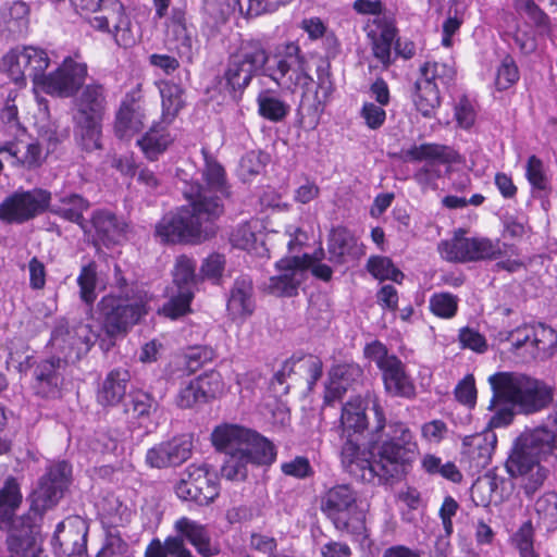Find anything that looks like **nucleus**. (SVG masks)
<instances>
[{"mask_svg":"<svg viewBox=\"0 0 557 557\" xmlns=\"http://www.w3.org/2000/svg\"><path fill=\"white\" fill-rule=\"evenodd\" d=\"M173 136L162 124H153L137 141L145 156L153 161L172 144Z\"/></svg>","mask_w":557,"mask_h":557,"instance_id":"nucleus-37","label":"nucleus"},{"mask_svg":"<svg viewBox=\"0 0 557 557\" xmlns=\"http://www.w3.org/2000/svg\"><path fill=\"white\" fill-rule=\"evenodd\" d=\"M195 270L196 262L186 257L181 256L176 259L173 281L177 285L178 290L190 288V285L195 282Z\"/></svg>","mask_w":557,"mask_h":557,"instance_id":"nucleus-59","label":"nucleus"},{"mask_svg":"<svg viewBox=\"0 0 557 557\" xmlns=\"http://www.w3.org/2000/svg\"><path fill=\"white\" fill-rule=\"evenodd\" d=\"M98 337L90 325L78 323L73 327L64 320L57 322L50 346L62 356L64 362L75 361L87 354Z\"/></svg>","mask_w":557,"mask_h":557,"instance_id":"nucleus-15","label":"nucleus"},{"mask_svg":"<svg viewBox=\"0 0 557 557\" xmlns=\"http://www.w3.org/2000/svg\"><path fill=\"white\" fill-rule=\"evenodd\" d=\"M92 226L97 237L104 244L116 243L123 236L126 224L108 210H98L92 214Z\"/></svg>","mask_w":557,"mask_h":557,"instance_id":"nucleus-35","label":"nucleus"},{"mask_svg":"<svg viewBox=\"0 0 557 557\" xmlns=\"http://www.w3.org/2000/svg\"><path fill=\"white\" fill-rule=\"evenodd\" d=\"M76 145L85 152L103 149V120L72 119Z\"/></svg>","mask_w":557,"mask_h":557,"instance_id":"nucleus-30","label":"nucleus"},{"mask_svg":"<svg viewBox=\"0 0 557 557\" xmlns=\"http://www.w3.org/2000/svg\"><path fill=\"white\" fill-rule=\"evenodd\" d=\"M280 271L278 275L269 280L268 289L277 296H294L302 278V270L300 269V259H281L276 262Z\"/></svg>","mask_w":557,"mask_h":557,"instance_id":"nucleus-25","label":"nucleus"},{"mask_svg":"<svg viewBox=\"0 0 557 557\" xmlns=\"http://www.w3.org/2000/svg\"><path fill=\"white\" fill-rule=\"evenodd\" d=\"M88 529L79 518H70L57 525L52 546L58 557H84L87 554Z\"/></svg>","mask_w":557,"mask_h":557,"instance_id":"nucleus-19","label":"nucleus"},{"mask_svg":"<svg viewBox=\"0 0 557 557\" xmlns=\"http://www.w3.org/2000/svg\"><path fill=\"white\" fill-rule=\"evenodd\" d=\"M168 33L176 41V50L180 57L185 58L191 62L194 57V35L188 29L185 23L184 14L180 11H174L168 25Z\"/></svg>","mask_w":557,"mask_h":557,"instance_id":"nucleus-36","label":"nucleus"},{"mask_svg":"<svg viewBox=\"0 0 557 557\" xmlns=\"http://www.w3.org/2000/svg\"><path fill=\"white\" fill-rule=\"evenodd\" d=\"M107 108V90L102 84L83 85L73 100L72 119L104 120Z\"/></svg>","mask_w":557,"mask_h":557,"instance_id":"nucleus-21","label":"nucleus"},{"mask_svg":"<svg viewBox=\"0 0 557 557\" xmlns=\"http://www.w3.org/2000/svg\"><path fill=\"white\" fill-rule=\"evenodd\" d=\"M292 0H236L242 14L252 17L276 11Z\"/></svg>","mask_w":557,"mask_h":557,"instance_id":"nucleus-58","label":"nucleus"},{"mask_svg":"<svg viewBox=\"0 0 557 557\" xmlns=\"http://www.w3.org/2000/svg\"><path fill=\"white\" fill-rule=\"evenodd\" d=\"M81 299L87 305H92L97 298V270L94 262L82 268L77 277Z\"/></svg>","mask_w":557,"mask_h":557,"instance_id":"nucleus-57","label":"nucleus"},{"mask_svg":"<svg viewBox=\"0 0 557 557\" xmlns=\"http://www.w3.org/2000/svg\"><path fill=\"white\" fill-rule=\"evenodd\" d=\"M50 62L48 51L37 46L15 48L3 57V67L14 83L24 84L29 77L38 88L47 76Z\"/></svg>","mask_w":557,"mask_h":557,"instance_id":"nucleus-13","label":"nucleus"},{"mask_svg":"<svg viewBox=\"0 0 557 557\" xmlns=\"http://www.w3.org/2000/svg\"><path fill=\"white\" fill-rule=\"evenodd\" d=\"M557 448V423L525 430L515 441L506 461L510 476L521 479L527 496H533L547 479L548 470L541 465Z\"/></svg>","mask_w":557,"mask_h":557,"instance_id":"nucleus-4","label":"nucleus"},{"mask_svg":"<svg viewBox=\"0 0 557 557\" xmlns=\"http://www.w3.org/2000/svg\"><path fill=\"white\" fill-rule=\"evenodd\" d=\"M537 525L547 532L557 529V494L547 492L539 497L534 505Z\"/></svg>","mask_w":557,"mask_h":557,"instance_id":"nucleus-46","label":"nucleus"},{"mask_svg":"<svg viewBox=\"0 0 557 557\" xmlns=\"http://www.w3.org/2000/svg\"><path fill=\"white\" fill-rule=\"evenodd\" d=\"M367 270L369 273L380 281L391 280L400 282L404 274L398 270L388 257L372 256L368 259Z\"/></svg>","mask_w":557,"mask_h":557,"instance_id":"nucleus-50","label":"nucleus"},{"mask_svg":"<svg viewBox=\"0 0 557 557\" xmlns=\"http://www.w3.org/2000/svg\"><path fill=\"white\" fill-rule=\"evenodd\" d=\"M51 193L42 188L15 191L0 203V220L22 224L44 213L50 205Z\"/></svg>","mask_w":557,"mask_h":557,"instance_id":"nucleus-16","label":"nucleus"},{"mask_svg":"<svg viewBox=\"0 0 557 557\" xmlns=\"http://www.w3.org/2000/svg\"><path fill=\"white\" fill-rule=\"evenodd\" d=\"M86 77V63L66 57L54 71L47 74L39 88L50 96L70 98L78 92Z\"/></svg>","mask_w":557,"mask_h":557,"instance_id":"nucleus-17","label":"nucleus"},{"mask_svg":"<svg viewBox=\"0 0 557 557\" xmlns=\"http://www.w3.org/2000/svg\"><path fill=\"white\" fill-rule=\"evenodd\" d=\"M367 403L361 396L351 397L343 405L341 437H360L368 429Z\"/></svg>","mask_w":557,"mask_h":557,"instance_id":"nucleus-26","label":"nucleus"},{"mask_svg":"<svg viewBox=\"0 0 557 557\" xmlns=\"http://www.w3.org/2000/svg\"><path fill=\"white\" fill-rule=\"evenodd\" d=\"M534 530L531 521L524 522L515 533L512 541L521 557H537L533 548Z\"/></svg>","mask_w":557,"mask_h":557,"instance_id":"nucleus-63","label":"nucleus"},{"mask_svg":"<svg viewBox=\"0 0 557 557\" xmlns=\"http://www.w3.org/2000/svg\"><path fill=\"white\" fill-rule=\"evenodd\" d=\"M205 156L202 178L207 187L185 182L183 195L188 205L165 214L156 225L154 235L164 244H198L216 232L215 220L223 213L221 197L230 196L224 168L208 152Z\"/></svg>","mask_w":557,"mask_h":557,"instance_id":"nucleus-3","label":"nucleus"},{"mask_svg":"<svg viewBox=\"0 0 557 557\" xmlns=\"http://www.w3.org/2000/svg\"><path fill=\"white\" fill-rule=\"evenodd\" d=\"M158 407L157 400L144 391H135L131 393V400L126 411L132 412L135 417H149Z\"/></svg>","mask_w":557,"mask_h":557,"instance_id":"nucleus-61","label":"nucleus"},{"mask_svg":"<svg viewBox=\"0 0 557 557\" xmlns=\"http://www.w3.org/2000/svg\"><path fill=\"white\" fill-rule=\"evenodd\" d=\"M453 65L426 61L420 66V77L414 84L413 104L424 116H434L441 106L440 86H448L455 79Z\"/></svg>","mask_w":557,"mask_h":557,"instance_id":"nucleus-9","label":"nucleus"},{"mask_svg":"<svg viewBox=\"0 0 557 557\" xmlns=\"http://www.w3.org/2000/svg\"><path fill=\"white\" fill-rule=\"evenodd\" d=\"M259 222L252 220L239 224L231 234V244L239 249L250 251L256 248L258 235L256 233Z\"/></svg>","mask_w":557,"mask_h":557,"instance_id":"nucleus-53","label":"nucleus"},{"mask_svg":"<svg viewBox=\"0 0 557 557\" xmlns=\"http://www.w3.org/2000/svg\"><path fill=\"white\" fill-rule=\"evenodd\" d=\"M463 17L465 5L460 2V0H450L448 17L443 24L442 45L444 47L449 48L451 46V37L459 30L461 24L463 23Z\"/></svg>","mask_w":557,"mask_h":557,"instance_id":"nucleus-54","label":"nucleus"},{"mask_svg":"<svg viewBox=\"0 0 557 557\" xmlns=\"http://www.w3.org/2000/svg\"><path fill=\"white\" fill-rule=\"evenodd\" d=\"M174 529L176 536L182 537L183 542L188 541L201 556L211 557L219 553V546L212 542L207 525L182 517L175 521Z\"/></svg>","mask_w":557,"mask_h":557,"instance_id":"nucleus-24","label":"nucleus"},{"mask_svg":"<svg viewBox=\"0 0 557 557\" xmlns=\"http://www.w3.org/2000/svg\"><path fill=\"white\" fill-rule=\"evenodd\" d=\"M321 510L335 529L362 540L367 537L366 510L357 492L349 484H336L321 498Z\"/></svg>","mask_w":557,"mask_h":557,"instance_id":"nucleus-6","label":"nucleus"},{"mask_svg":"<svg viewBox=\"0 0 557 557\" xmlns=\"http://www.w3.org/2000/svg\"><path fill=\"white\" fill-rule=\"evenodd\" d=\"M519 79V70L515 60L506 55L497 69L496 86L499 90L508 89Z\"/></svg>","mask_w":557,"mask_h":557,"instance_id":"nucleus-62","label":"nucleus"},{"mask_svg":"<svg viewBox=\"0 0 557 557\" xmlns=\"http://www.w3.org/2000/svg\"><path fill=\"white\" fill-rule=\"evenodd\" d=\"M362 376L359 366L352 363L337 364L329 373V383L325 387L324 401L332 404L341 399L348 386Z\"/></svg>","mask_w":557,"mask_h":557,"instance_id":"nucleus-29","label":"nucleus"},{"mask_svg":"<svg viewBox=\"0 0 557 557\" xmlns=\"http://www.w3.org/2000/svg\"><path fill=\"white\" fill-rule=\"evenodd\" d=\"M469 262L480 260H496L503 256L499 240L486 237H470Z\"/></svg>","mask_w":557,"mask_h":557,"instance_id":"nucleus-49","label":"nucleus"},{"mask_svg":"<svg viewBox=\"0 0 557 557\" xmlns=\"http://www.w3.org/2000/svg\"><path fill=\"white\" fill-rule=\"evenodd\" d=\"M191 449L193 443L189 438L174 437L148 449L146 462L149 467L157 469L180 466L190 457Z\"/></svg>","mask_w":557,"mask_h":557,"instance_id":"nucleus-20","label":"nucleus"},{"mask_svg":"<svg viewBox=\"0 0 557 557\" xmlns=\"http://www.w3.org/2000/svg\"><path fill=\"white\" fill-rule=\"evenodd\" d=\"M131 374L126 369H114L108 373L97 393L102 406H116L124 398Z\"/></svg>","mask_w":557,"mask_h":557,"instance_id":"nucleus-32","label":"nucleus"},{"mask_svg":"<svg viewBox=\"0 0 557 557\" xmlns=\"http://www.w3.org/2000/svg\"><path fill=\"white\" fill-rule=\"evenodd\" d=\"M421 465L423 470L431 475H440L453 483H459L462 480V474L454 462L443 463L442 459L435 455L426 454L422 458Z\"/></svg>","mask_w":557,"mask_h":557,"instance_id":"nucleus-48","label":"nucleus"},{"mask_svg":"<svg viewBox=\"0 0 557 557\" xmlns=\"http://www.w3.org/2000/svg\"><path fill=\"white\" fill-rule=\"evenodd\" d=\"M403 156L407 162H423L413 174V180L422 190L437 189L438 180L449 168L450 156L446 146L437 144L413 145L404 150Z\"/></svg>","mask_w":557,"mask_h":557,"instance_id":"nucleus-12","label":"nucleus"},{"mask_svg":"<svg viewBox=\"0 0 557 557\" xmlns=\"http://www.w3.org/2000/svg\"><path fill=\"white\" fill-rule=\"evenodd\" d=\"M375 424L371 450L361 449L358 437H341V462L357 480L386 484L401 480L412 468L419 446L410 428L401 421L386 422L377 400L373 401Z\"/></svg>","mask_w":557,"mask_h":557,"instance_id":"nucleus-1","label":"nucleus"},{"mask_svg":"<svg viewBox=\"0 0 557 557\" xmlns=\"http://www.w3.org/2000/svg\"><path fill=\"white\" fill-rule=\"evenodd\" d=\"M112 15L94 16L89 23L95 29L111 34L117 46L131 47L135 42V38L131 30V21L125 13V8L122 9V12Z\"/></svg>","mask_w":557,"mask_h":557,"instance_id":"nucleus-28","label":"nucleus"},{"mask_svg":"<svg viewBox=\"0 0 557 557\" xmlns=\"http://www.w3.org/2000/svg\"><path fill=\"white\" fill-rule=\"evenodd\" d=\"M525 177L533 189L540 191H548L550 189V180L545 165L535 154L530 156L527 160Z\"/></svg>","mask_w":557,"mask_h":557,"instance_id":"nucleus-51","label":"nucleus"},{"mask_svg":"<svg viewBox=\"0 0 557 557\" xmlns=\"http://www.w3.org/2000/svg\"><path fill=\"white\" fill-rule=\"evenodd\" d=\"M397 35L396 28L388 23L380 26V30H370L368 37L371 42L373 57L381 63L382 69L387 70L394 59L392 58V46Z\"/></svg>","mask_w":557,"mask_h":557,"instance_id":"nucleus-34","label":"nucleus"},{"mask_svg":"<svg viewBox=\"0 0 557 557\" xmlns=\"http://www.w3.org/2000/svg\"><path fill=\"white\" fill-rule=\"evenodd\" d=\"M458 297L448 292L435 293L430 297V310L442 319H450L458 310Z\"/></svg>","mask_w":557,"mask_h":557,"instance_id":"nucleus-56","label":"nucleus"},{"mask_svg":"<svg viewBox=\"0 0 557 557\" xmlns=\"http://www.w3.org/2000/svg\"><path fill=\"white\" fill-rule=\"evenodd\" d=\"M297 372L307 374L308 389L312 391L323 373L322 360L313 355L304 356L296 359Z\"/></svg>","mask_w":557,"mask_h":557,"instance_id":"nucleus-60","label":"nucleus"},{"mask_svg":"<svg viewBox=\"0 0 557 557\" xmlns=\"http://www.w3.org/2000/svg\"><path fill=\"white\" fill-rule=\"evenodd\" d=\"M263 75L272 79L283 90L295 92L312 83L308 63L295 42H287L275 57V64L265 65Z\"/></svg>","mask_w":557,"mask_h":557,"instance_id":"nucleus-10","label":"nucleus"},{"mask_svg":"<svg viewBox=\"0 0 557 557\" xmlns=\"http://www.w3.org/2000/svg\"><path fill=\"white\" fill-rule=\"evenodd\" d=\"M175 494L183 500L207 506L220 494L218 475L207 463H191L175 485Z\"/></svg>","mask_w":557,"mask_h":557,"instance_id":"nucleus-14","label":"nucleus"},{"mask_svg":"<svg viewBox=\"0 0 557 557\" xmlns=\"http://www.w3.org/2000/svg\"><path fill=\"white\" fill-rule=\"evenodd\" d=\"M253 284L248 275H240L230 289L226 310L233 321L243 323L255 311Z\"/></svg>","mask_w":557,"mask_h":557,"instance_id":"nucleus-22","label":"nucleus"},{"mask_svg":"<svg viewBox=\"0 0 557 557\" xmlns=\"http://www.w3.org/2000/svg\"><path fill=\"white\" fill-rule=\"evenodd\" d=\"M200 404H206V400L203 396H201L200 388L194 379L180 388L176 396V405L180 408L186 409Z\"/></svg>","mask_w":557,"mask_h":557,"instance_id":"nucleus-64","label":"nucleus"},{"mask_svg":"<svg viewBox=\"0 0 557 557\" xmlns=\"http://www.w3.org/2000/svg\"><path fill=\"white\" fill-rule=\"evenodd\" d=\"M145 557H193V554L182 537L169 536L164 542L152 540L146 548Z\"/></svg>","mask_w":557,"mask_h":557,"instance_id":"nucleus-44","label":"nucleus"},{"mask_svg":"<svg viewBox=\"0 0 557 557\" xmlns=\"http://www.w3.org/2000/svg\"><path fill=\"white\" fill-rule=\"evenodd\" d=\"M61 357H52L41 361L35 369L34 388L42 397H55L59 394L61 376Z\"/></svg>","mask_w":557,"mask_h":557,"instance_id":"nucleus-31","label":"nucleus"},{"mask_svg":"<svg viewBox=\"0 0 557 557\" xmlns=\"http://www.w3.org/2000/svg\"><path fill=\"white\" fill-rule=\"evenodd\" d=\"M364 355L372 360L382 372L386 393L393 397L412 398L416 387L406 372L403 361L395 355L388 354L387 347L374 341L364 347Z\"/></svg>","mask_w":557,"mask_h":557,"instance_id":"nucleus-11","label":"nucleus"},{"mask_svg":"<svg viewBox=\"0 0 557 557\" xmlns=\"http://www.w3.org/2000/svg\"><path fill=\"white\" fill-rule=\"evenodd\" d=\"M492 397L487 410L493 414L486 429L462 441V454L475 468H485L497 444L494 429L508 426L516 416L515 409L523 414H534L553 403L554 388L545 381L518 371H499L488 376Z\"/></svg>","mask_w":557,"mask_h":557,"instance_id":"nucleus-2","label":"nucleus"},{"mask_svg":"<svg viewBox=\"0 0 557 557\" xmlns=\"http://www.w3.org/2000/svg\"><path fill=\"white\" fill-rule=\"evenodd\" d=\"M248 465L251 463L243 449L234 450L226 454V459L221 468V475L228 481H245L248 475Z\"/></svg>","mask_w":557,"mask_h":557,"instance_id":"nucleus-47","label":"nucleus"},{"mask_svg":"<svg viewBox=\"0 0 557 557\" xmlns=\"http://www.w3.org/2000/svg\"><path fill=\"white\" fill-rule=\"evenodd\" d=\"M269 57L262 41L258 39L242 41L227 59L223 74L226 87L234 94H242L257 74L263 75Z\"/></svg>","mask_w":557,"mask_h":557,"instance_id":"nucleus-8","label":"nucleus"},{"mask_svg":"<svg viewBox=\"0 0 557 557\" xmlns=\"http://www.w3.org/2000/svg\"><path fill=\"white\" fill-rule=\"evenodd\" d=\"M465 231L459 228L453 238L438 245L443 259L451 262H469L470 237H465Z\"/></svg>","mask_w":557,"mask_h":557,"instance_id":"nucleus-43","label":"nucleus"},{"mask_svg":"<svg viewBox=\"0 0 557 557\" xmlns=\"http://www.w3.org/2000/svg\"><path fill=\"white\" fill-rule=\"evenodd\" d=\"M195 380L206 403L222 396L225 391V383L221 373L218 371L212 370L205 372L195 377Z\"/></svg>","mask_w":557,"mask_h":557,"instance_id":"nucleus-52","label":"nucleus"},{"mask_svg":"<svg viewBox=\"0 0 557 557\" xmlns=\"http://www.w3.org/2000/svg\"><path fill=\"white\" fill-rule=\"evenodd\" d=\"M114 284L119 294L101 298L97 309L106 333L113 337L125 334L148 313L150 295L137 284L128 286L119 265L114 267Z\"/></svg>","mask_w":557,"mask_h":557,"instance_id":"nucleus-5","label":"nucleus"},{"mask_svg":"<svg viewBox=\"0 0 557 557\" xmlns=\"http://www.w3.org/2000/svg\"><path fill=\"white\" fill-rule=\"evenodd\" d=\"M89 208V203L83 197L76 194L64 196L59 203L52 206L50 211L60 218L78 224L84 228V212Z\"/></svg>","mask_w":557,"mask_h":557,"instance_id":"nucleus-40","label":"nucleus"},{"mask_svg":"<svg viewBox=\"0 0 557 557\" xmlns=\"http://www.w3.org/2000/svg\"><path fill=\"white\" fill-rule=\"evenodd\" d=\"M308 88L302 89L298 113L301 116V123L307 119L309 125L315 127L330 101L317 91H310Z\"/></svg>","mask_w":557,"mask_h":557,"instance_id":"nucleus-42","label":"nucleus"},{"mask_svg":"<svg viewBox=\"0 0 557 557\" xmlns=\"http://www.w3.org/2000/svg\"><path fill=\"white\" fill-rule=\"evenodd\" d=\"M162 99L163 117L171 122L184 107L183 88L174 83L162 81L158 84Z\"/></svg>","mask_w":557,"mask_h":557,"instance_id":"nucleus-45","label":"nucleus"},{"mask_svg":"<svg viewBox=\"0 0 557 557\" xmlns=\"http://www.w3.org/2000/svg\"><path fill=\"white\" fill-rule=\"evenodd\" d=\"M146 114L134 100L122 101L115 113L113 131L117 138L129 139L138 134L145 125Z\"/></svg>","mask_w":557,"mask_h":557,"instance_id":"nucleus-27","label":"nucleus"},{"mask_svg":"<svg viewBox=\"0 0 557 557\" xmlns=\"http://www.w3.org/2000/svg\"><path fill=\"white\" fill-rule=\"evenodd\" d=\"M251 465H271L276 458L274 445L264 436L251 431V436L243 450Z\"/></svg>","mask_w":557,"mask_h":557,"instance_id":"nucleus-39","label":"nucleus"},{"mask_svg":"<svg viewBox=\"0 0 557 557\" xmlns=\"http://www.w3.org/2000/svg\"><path fill=\"white\" fill-rule=\"evenodd\" d=\"M258 113L271 122L283 121L290 111V106L275 96L271 90H262L257 97Z\"/></svg>","mask_w":557,"mask_h":557,"instance_id":"nucleus-41","label":"nucleus"},{"mask_svg":"<svg viewBox=\"0 0 557 557\" xmlns=\"http://www.w3.org/2000/svg\"><path fill=\"white\" fill-rule=\"evenodd\" d=\"M249 436H251L249 429L236 424H224L213 430L211 440L218 450L228 454L234 450H244Z\"/></svg>","mask_w":557,"mask_h":557,"instance_id":"nucleus-33","label":"nucleus"},{"mask_svg":"<svg viewBox=\"0 0 557 557\" xmlns=\"http://www.w3.org/2000/svg\"><path fill=\"white\" fill-rule=\"evenodd\" d=\"M194 298L191 288L178 290L176 296L171 297L162 307L160 312L172 320L185 315L190 311V302Z\"/></svg>","mask_w":557,"mask_h":557,"instance_id":"nucleus-55","label":"nucleus"},{"mask_svg":"<svg viewBox=\"0 0 557 557\" xmlns=\"http://www.w3.org/2000/svg\"><path fill=\"white\" fill-rule=\"evenodd\" d=\"M329 259L335 264H343L349 260L359 259L364 255L362 245L346 227H335L331 231L327 240Z\"/></svg>","mask_w":557,"mask_h":557,"instance_id":"nucleus-23","label":"nucleus"},{"mask_svg":"<svg viewBox=\"0 0 557 557\" xmlns=\"http://www.w3.org/2000/svg\"><path fill=\"white\" fill-rule=\"evenodd\" d=\"M71 473V466L65 461L53 463L47 469L33 493V505L37 510L57 505L70 483Z\"/></svg>","mask_w":557,"mask_h":557,"instance_id":"nucleus-18","label":"nucleus"},{"mask_svg":"<svg viewBox=\"0 0 557 557\" xmlns=\"http://www.w3.org/2000/svg\"><path fill=\"white\" fill-rule=\"evenodd\" d=\"M527 344L535 348V351H533L535 358H546L557 347V332L549 326L541 324L533 330L532 336L525 335L524 339L517 341L515 346L519 348Z\"/></svg>","mask_w":557,"mask_h":557,"instance_id":"nucleus-38","label":"nucleus"},{"mask_svg":"<svg viewBox=\"0 0 557 557\" xmlns=\"http://www.w3.org/2000/svg\"><path fill=\"white\" fill-rule=\"evenodd\" d=\"M22 503V493L16 479L9 476L0 490V529L8 531L7 545L10 552L24 557H35L39 550L30 527L24 518H15Z\"/></svg>","mask_w":557,"mask_h":557,"instance_id":"nucleus-7","label":"nucleus"}]
</instances>
